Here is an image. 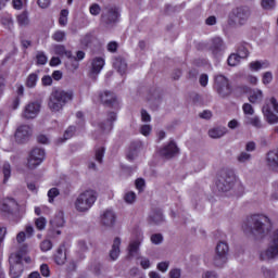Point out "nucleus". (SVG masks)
<instances>
[{
  "instance_id": "1",
  "label": "nucleus",
  "mask_w": 278,
  "mask_h": 278,
  "mask_svg": "<svg viewBox=\"0 0 278 278\" xmlns=\"http://www.w3.org/2000/svg\"><path fill=\"white\" fill-rule=\"evenodd\" d=\"M268 217L260 214H254L245 218L242 224V229L247 236H252L256 240H260L268 233Z\"/></svg>"
},
{
  "instance_id": "2",
  "label": "nucleus",
  "mask_w": 278,
  "mask_h": 278,
  "mask_svg": "<svg viewBox=\"0 0 278 278\" xmlns=\"http://www.w3.org/2000/svg\"><path fill=\"white\" fill-rule=\"evenodd\" d=\"M251 14L252 11L249 5L236 7L228 15V25L230 27H243V25L249 23Z\"/></svg>"
},
{
  "instance_id": "3",
  "label": "nucleus",
  "mask_w": 278,
  "mask_h": 278,
  "mask_svg": "<svg viewBox=\"0 0 278 278\" xmlns=\"http://www.w3.org/2000/svg\"><path fill=\"white\" fill-rule=\"evenodd\" d=\"M68 101H73V91L58 89L50 94L48 106L51 112H60Z\"/></svg>"
},
{
  "instance_id": "4",
  "label": "nucleus",
  "mask_w": 278,
  "mask_h": 278,
  "mask_svg": "<svg viewBox=\"0 0 278 278\" xmlns=\"http://www.w3.org/2000/svg\"><path fill=\"white\" fill-rule=\"evenodd\" d=\"M236 172L231 168H225L220 170L216 187L219 192H229L236 186Z\"/></svg>"
},
{
  "instance_id": "5",
  "label": "nucleus",
  "mask_w": 278,
  "mask_h": 278,
  "mask_svg": "<svg viewBox=\"0 0 278 278\" xmlns=\"http://www.w3.org/2000/svg\"><path fill=\"white\" fill-rule=\"evenodd\" d=\"M96 202L97 192H94V190H86L77 197L75 201V208L77 212H88Z\"/></svg>"
},
{
  "instance_id": "6",
  "label": "nucleus",
  "mask_w": 278,
  "mask_h": 278,
  "mask_svg": "<svg viewBox=\"0 0 278 278\" xmlns=\"http://www.w3.org/2000/svg\"><path fill=\"white\" fill-rule=\"evenodd\" d=\"M227 262H229V244L225 241H219L215 249L213 264L216 268H225Z\"/></svg>"
},
{
  "instance_id": "7",
  "label": "nucleus",
  "mask_w": 278,
  "mask_h": 278,
  "mask_svg": "<svg viewBox=\"0 0 278 278\" xmlns=\"http://www.w3.org/2000/svg\"><path fill=\"white\" fill-rule=\"evenodd\" d=\"M121 18V8L116 4L105 5L102 10L101 22L104 25H116Z\"/></svg>"
},
{
  "instance_id": "8",
  "label": "nucleus",
  "mask_w": 278,
  "mask_h": 278,
  "mask_svg": "<svg viewBox=\"0 0 278 278\" xmlns=\"http://www.w3.org/2000/svg\"><path fill=\"white\" fill-rule=\"evenodd\" d=\"M214 90L222 99H227L233 92L231 84H229V78L220 74L215 76Z\"/></svg>"
},
{
  "instance_id": "9",
  "label": "nucleus",
  "mask_w": 278,
  "mask_h": 278,
  "mask_svg": "<svg viewBox=\"0 0 278 278\" xmlns=\"http://www.w3.org/2000/svg\"><path fill=\"white\" fill-rule=\"evenodd\" d=\"M45 157H46L45 149L34 148L28 153L27 168H29L30 170L38 168V166H40V164H42L45 162Z\"/></svg>"
},
{
  "instance_id": "10",
  "label": "nucleus",
  "mask_w": 278,
  "mask_h": 278,
  "mask_svg": "<svg viewBox=\"0 0 278 278\" xmlns=\"http://www.w3.org/2000/svg\"><path fill=\"white\" fill-rule=\"evenodd\" d=\"M10 263V276L12 278H18L23 275V256L17 254H12L9 258Z\"/></svg>"
},
{
  "instance_id": "11",
  "label": "nucleus",
  "mask_w": 278,
  "mask_h": 278,
  "mask_svg": "<svg viewBox=\"0 0 278 278\" xmlns=\"http://www.w3.org/2000/svg\"><path fill=\"white\" fill-rule=\"evenodd\" d=\"M159 155L163 160H173V157L179 155V147L175 141H168L159 149Z\"/></svg>"
},
{
  "instance_id": "12",
  "label": "nucleus",
  "mask_w": 278,
  "mask_h": 278,
  "mask_svg": "<svg viewBox=\"0 0 278 278\" xmlns=\"http://www.w3.org/2000/svg\"><path fill=\"white\" fill-rule=\"evenodd\" d=\"M237 90L240 92L249 93V101L250 103H262L264 100V92L261 89H252L249 86H239Z\"/></svg>"
},
{
  "instance_id": "13",
  "label": "nucleus",
  "mask_w": 278,
  "mask_h": 278,
  "mask_svg": "<svg viewBox=\"0 0 278 278\" xmlns=\"http://www.w3.org/2000/svg\"><path fill=\"white\" fill-rule=\"evenodd\" d=\"M115 121H116V113L110 112L108 114L106 121L98 125L101 134H110L114 127Z\"/></svg>"
},
{
  "instance_id": "14",
  "label": "nucleus",
  "mask_w": 278,
  "mask_h": 278,
  "mask_svg": "<svg viewBox=\"0 0 278 278\" xmlns=\"http://www.w3.org/2000/svg\"><path fill=\"white\" fill-rule=\"evenodd\" d=\"M40 113V103L38 102H30L28 103L23 112V117L26 119L36 118Z\"/></svg>"
},
{
  "instance_id": "15",
  "label": "nucleus",
  "mask_w": 278,
  "mask_h": 278,
  "mask_svg": "<svg viewBox=\"0 0 278 278\" xmlns=\"http://www.w3.org/2000/svg\"><path fill=\"white\" fill-rule=\"evenodd\" d=\"M148 223L150 225H162L163 223H166L162 210L153 208L148 216Z\"/></svg>"
},
{
  "instance_id": "16",
  "label": "nucleus",
  "mask_w": 278,
  "mask_h": 278,
  "mask_svg": "<svg viewBox=\"0 0 278 278\" xmlns=\"http://www.w3.org/2000/svg\"><path fill=\"white\" fill-rule=\"evenodd\" d=\"M101 224L104 227H114L116 224V213L110 208L105 210L101 215Z\"/></svg>"
},
{
  "instance_id": "17",
  "label": "nucleus",
  "mask_w": 278,
  "mask_h": 278,
  "mask_svg": "<svg viewBox=\"0 0 278 278\" xmlns=\"http://www.w3.org/2000/svg\"><path fill=\"white\" fill-rule=\"evenodd\" d=\"M225 49V41L220 37H214L211 40L210 51L213 55H220Z\"/></svg>"
},
{
  "instance_id": "18",
  "label": "nucleus",
  "mask_w": 278,
  "mask_h": 278,
  "mask_svg": "<svg viewBox=\"0 0 278 278\" xmlns=\"http://www.w3.org/2000/svg\"><path fill=\"white\" fill-rule=\"evenodd\" d=\"M33 134H34V129L30 128L29 125H22L17 127L15 131V138L17 140H27V138H31Z\"/></svg>"
},
{
  "instance_id": "19",
  "label": "nucleus",
  "mask_w": 278,
  "mask_h": 278,
  "mask_svg": "<svg viewBox=\"0 0 278 278\" xmlns=\"http://www.w3.org/2000/svg\"><path fill=\"white\" fill-rule=\"evenodd\" d=\"M140 151H142V141H132L127 153V160L132 162V160H136V157H138V153H140Z\"/></svg>"
},
{
  "instance_id": "20",
  "label": "nucleus",
  "mask_w": 278,
  "mask_h": 278,
  "mask_svg": "<svg viewBox=\"0 0 278 278\" xmlns=\"http://www.w3.org/2000/svg\"><path fill=\"white\" fill-rule=\"evenodd\" d=\"M262 112H263V115H264L265 119L267 121V123L269 125H277L278 116L270 109V104L265 103V105L262 109Z\"/></svg>"
},
{
  "instance_id": "21",
  "label": "nucleus",
  "mask_w": 278,
  "mask_h": 278,
  "mask_svg": "<svg viewBox=\"0 0 278 278\" xmlns=\"http://www.w3.org/2000/svg\"><path fill=\"white\" fill-rule=\"evenodd\" d=\"M266 164L271 170H278V150H270L266 154Z\"/></svg>"
},
{
  "instance_id": "22",
  "label": "nucleus",
  "mask_w": 278,
  "mask_h": 278,
  "mask_svg": "<svg viewBox=\"0 0 278 278\" xmlns=\"http://www.w3.org/2000/svg\"><path fill=\"white\" fill-rule=\"evenodd\" d=\"M103 66H105V59L102 56H96L92 59L90 70L91 75H99V73L103 71Z\"/></svg>"
},
{
  "instance_id": "23",
  "label": "nucleus",
  "mask_w": 278,
  "mask_h": 278,
  "mask_svg": "<svg viewBox=\"0 0 278 278\" xmlns=\"http://www.w3.org/2000/svg\"><path fill=\"white\" fill-rule=\"evenodd\" d=\"M113 67L119 75H125L127 73V61L123 56H116L113 59Z\"/></svg>"
},
{
  "instance_id": "24",
  "label": "nucleus",
  "mask_w": 278,
  "mask_h": 278,
  "mask_svg": "<svg viewBox=\"0 0 278 278\" xmlns=\"http://www.w3.org/2000/svg\"><path fill=\"white\" fill-rule=\"evenodd\" d=\"M228 131L229 130L225 126H215L208 130V136L210 138L218 139L223 138V136H226Z\"/></svg>"
},
{
  "instance_id": "25",
  "label": "nucleus",
  "mask_w": 278,
  "mask_h": 278,
  "mask_svg": "<svg viewBox=\"0 0 278 278\" xmlns=\"http://www.w3.org/2000/svg\"><path fill=\"white\" fill-rule=\"evenodd\" d=\"M244 124L251 125V127H254V129H262L264 127V123L262 122V118L260 116H245L244 117Z\"/></svg>"
},
{
  "instance_id": "26",
  "label": "nucleus",
  "mask_w": 278,
  "mask_h": 278,
  "mask_svg": "<svg viewBox=\"0 0 278 278\" xmlns=\"http://www.w3.org/2000/svg\"><path fill=\"white\" fill-rule=\"evenodd\" d=\"M118 255H121V238L116 237L110 251V258L112 262H116V260H118Z\"/></svg>"
},
{
  "instance_id": "27",
  "label": "nucleus",
  "mask_w": 278,
  "mask_h": 278,
  "mask_svg": "<svg viewBox=\"0 0 278 278\" xmlns=\"http://www.w3.org/2000/svg\"><path fill=\"white\" fill-rule=\"evenodd\" d=\"M100 99L104 105H114V103H116V94L111 91H104L101 93Z\"/></svg>"
},
{
  "instance_id": "28",
  "label": "nucleus",
  "mask_w": 278,
  "mask_h": 278,
  "mask_svg": "<svg viewBox=\"0 0 278 278\" xmlns=\"http://www.w3.org/2000/svg\"><path fill=\"white\" fill-rule=\"evenodd\" d=\"M54 53L56 55H61V56L65 55V58H68V60H71V58H73V52L66 50V47H64L62 45H56L54 47Z\"/></svg>"
},
{
  "instance_id": "29",
  "label": "nucleus",
  "mask_w": 278,
  "mask_h": 278,
  "mask_svg": "<svg viewBox=\"0 0 278 278\" xmlns=\"http://www.w3.org/2000/svg\"><path fill=\"white\" fill-rule=\"evenodd\" d=\"M55 264L59 266H62L66 262V253H64V250L62 248L58 249V252L54 256Z\"/></svg>"
},
{
  "instance_id": "30",
  "label": "nucleus",
  "mask_w": 278,
  "mask_h": 278,
  "mask_svg": "<svg viewBox=\"0 0 278 278\" xmlns=\"http://www.w3.org/2000/svg\"><path fill=\"white\" fill-rule=\"evenodd\" d=\"M16 18L20 27H27V25H29V15L27 14V11H23Z\"/></svg>"
},
{
  "instance_id": "31",
  "label": "nucleus",
  "mask_w": 278,
  "mask_h": 278,
  "mask_svg": "<svg viewBox=\"0 0 278 278\" xmlns=\"http://www.w3.org/2000/svg\"><path fill=\"white\" fill-rule=\"evenodd\" d=\"M2 173H3V184H8L10 180V177H12V165L10 163H4L2 166Z\"/></svg>"
},
{
  "instance_id": "32",
  "label": "nucleus",
  "mask_w": 278,
  "mask_h": 278,
  "mask_svg": "<svg viewBox=\"0 0 278 278\" xmlns=\"http://www.w3.org/2000/svg\"><path fill=\"white\" fill-rule=\"evenodd\" d=\"M36 84H38V74L31 73L26 78V87L27 88H36Z\"/></svg>"
},
{
  "instance_id": "33",
  "label": "nucleus",
  "mask_w": 278,
  "mask_h": 278,
  "mask_svg": "<svg viewBox=\"0 0 278 278\" xmlns=\"http://www.w3.org/2000/svg\"><path fill=\"white\" fill-rule=\"evenodd\" d=\"M64 223L63 213H59L52 220H50L52 227H64Z\"/></svg>"
},
{
  "instance_id": "34",
  "label": "nucleus",
  "mask_w": 278,
  "mask_h": 278,
  "mask_svg": "<svg viewBox=\"0 0 278 278\" xmlns=\"http://www.w3.org/2000/svg\"><path fill=\"white\" fill-rule=\"evenodd\" d=\"M237 54L241 60H245V58H249V48L247 43L240 45L237 49Z\"/></svg>"
},
{
  "instance_id": "35",
  "label": "nucleus",
  "mask_w": 278,
  "mask_h": 278,
  "mask_svg": "<svg viewBox=\"0 0 278 278\" xmlns=\"http://www.w3.org/2000/svg\"><path fill=\"white\" fill-rule=\"evenodd\" d=\"M36 64L38 66H45V64H47V62L49 61V59L47 58V54H45V52L42 51H38L36 53Z\"/></svg>"
},
{
  "instance_id": "36",
  "label": "nucleus",
  "mask_w": 278,
  "mask_h": 278,
  "mask_svg": "<svg viewBox=\"0 0 278 278\" xmlns=\"http://www.w3.org/2000/svg\"><path fill=\"white\" fill-rule=\"evenodd\" d=\"M240 60L242 59L238 53H232L228 56L227 62L229 66H238V64H240Z\"/></svg>"
},
{
  "instance_id": "37",
  "label": "nucleus",
  "mask_w": 278,
  "mask_h": 278,
  "mask_svg": "<svg viewBox=\"0 0 278 278\" xmlns=\"http://www.w3.org/2000/svg\"><path fill=\"white\" fill-rule=\"evenodd\" d=\"M251 160H252V155L248 152H241L237 156V162H239V164H247V162H251Z\"/></svg>"
},
{
  "instance_id": "38",
  "label": "nucleus",
  "mask_w": 278,
  "mask_h": 278,
  "mask_svg": "<svg viewBox=\"0 0 278 278\" xmlns=\"http://www.w3.org/2000/svg\"><path fill=\"white\" fill-rule=\"evenodd\" d=\"M52 40L55 42H64V40H66V33L64 30H56L52 35Z\"/></svg>"
},
{
  "instance_id": "39",
  "label": "nucleus",
  "mask_w": 278,
  "mask_h": 278,
  "mask_svg": "<svg viewBox=\"0 0 278 278\" xmlns=\"http://www.w3.org/2000/svg\"><path fill=\"white\" fill-rule=\"evenodd\" d=\"M140 249V241H131L129 243V255L130 257H134L136 253H138V250Z\"/></svg>"
},
{
  "instance_id": "40",
  "label": "nucleus",
  "mask_w": 278,
  "mask_h": 278,
  "mask_svg": "<svg viewBox=\"0 0 278 278\" xmlns=\"http://www.w3.org/2000/svg\"><path fill=\"white\" fill-rule=\"evenodd\" d=\"M80 42L84 47H91L92 42H94V36L87 34L81 38Z\"/></svg>"
},
{
  "instance_id": "41",
  "label": "nucleus",
  "mask_w": 278,
  "mask_h": 278,
  "mask_svg": "<svg viewBox=\"0 0 278 278\" xmlns=\"http://www.w3.org/2000/svg\"><path fill=\"white\" fill-rule=\"evenodd\" d=\"M261 5H262L263 10H274V8L276 5V1L275 0H262Z\"/></svg>"
},
{
  "instance_id": "42",
  "label": "nucleus",
  "mask_w": 278,
  "mask_h": 278,
  "mask_svg": "<svg viewBox=\"0 0 278 278\" xmlns=\"http://www.w3.org/2000/svg\"><path fill=\"white\" fill-rule=\"evenodd\" d=\"M242 110H243V114H245V116H253L255 114V110L253 109V105H251L249 103H244L242 105Z\"/></svg>"
},
{
  "instance_id": "43",
  "label": "nucleus",
  "mask_w": 278,
  "mask_h": 278,
  "mask_svg": "<svg viewBox=\"0 0 278 278\" xmlns=\"http://www.w3.org/2000/svg\"><path fill=\"white\" fill-rule=\"evenodd\" d=\"M103 155H105V148L100 147L96 150V160L99 162V164L103 163Z\"/></svg>"
},
{
  "instance_id": "44",
  "label": "nucleus",
  "mask_w": 278,
  "mask_h": 278,
  "mask_svg": "<svg viewBox=\"0 0 278 278\" xmlns=\"http://www.w3.org/2000/svg\"><path fill=\"white\" fill-rule=\"evenodd\" d=\"M35 225L39 231H42L47 227V219L45 217H39L36 219Z\"/></svg>"
},
{
  "instance_id": "45",
  "label": "nucleus",
  "mask_w": 278,
  "mask_h": 278,
  "mask_svg": "<svg viewBox=\"0 0 278 278\" xmlns=\"http://www.w3.org/2000/svg\"><path fill=\"white\" fill-rule=\"evenodd\" d=\"M266 66H268V65H266V63H262L260 61L250 63L251 71H260L261 68H264Z\"/></svg>"
},
{
  "instance_id": "46",
  "label": "nucleus",
  "mask_w": 278,
  "mask_h": 278,
  "mask_svg": "<svg viewBox=\"0 0 278 278\" xmlns=\"http://www.w3.org/2000/svg\"><path fill=\"white\" fill-rule=\"evenodd\" d=\"M73 136H75V126H70L64 132L63 140H71Z\"/></svg>"
},
{
  "instance_id": "47",
  "label": "nucleus",
  "mask_w": 278,
  "mask_h": 278,
  "mask_svg": "<svg viewBox=\"0 0 278 278\" xmlns=\"http://www.w3.org/2000/svg\"><path fill=\"white\" fill-rule=\"evenodd\" d=\"M89 12L92 14V16H99L101 14V5L98 3L92 4L89 9Z\"/></svg>"
},
{
  "instance_id": "48",
  "label": "nucleus",
  "mask_w": 278,
  "mask_h": 278,
  "mask_svg": "<svg viewBox=\"0 0 278 278\" xmlns=\"http://www.w3.org/2000/svg\"><path fill=\"white\" fill-rule=\"evenodd\" d=\"M40 249L43 252L51 251L53 249V243L50 240H43L40 244Z\"/></svg>"
},
{
  "instance_id": "49",
  "label": "nucleus",
  "mask_w": 278,
  "mask_h": 278,
  "mask_svg": "<svg viewBox=\"0 0 278 278\" xmlns=\"http://www.w3.org/2000/svg\"><path fill=\"white\" fill-rule=\"evenodd\" d=\"M163 240H164V237L162 236V233H154L151 236L152 244H162Z\"/></svg>"
},
{
  "instance_id": "50",
  "label": "nucleus",
  "mask_w": 278,
  "mask_h": 278,
  "mask_svg": "<svg viewBox=\"0 0 278 278\" xmlns=\"http://www.w3.org/2000/svg\"><path fill=\"white\" fill-rule=\"evenodd\" d=\"M5 202L8 203V205H10L11 210L18 212V203L16 202V200L8 198Z\"/></svg>"
},
{
  "instance_id": "51",
  "label": "nucleus",
  "mask_w": 278,
  "mask_h": 278,
  "mask_svg": "<svg viewBox=\"0 0 278 278\" xmlns=\"http://www.w3.org/2000/svg\"><path fill=\"white\" fill-rule=\"evenodd\" d=\"M168 266H170L169 262H161L156 265V268L161 273H166L168 270Z\"/></svg>"
},
{
  "instance_id": "52",
  "label": "nucleus",
  "mask_w": 278,
  "mask_h": 278,
  "mask_svg": "<svg viewBox=\"0 0 278 278\" xmlns=\"http://www.w3.org/2000/svg\"><path fill=\"white\" fill-rule=\"evenodd\" d=\"M60 194V190L58 188H52L48 191L49 202L53 203V198Z\"/></svg>"
},
{
  "instance_id": "53",
  "label": "nucleus",
  "mask_w": 278,
  "mask_h": 278,
  "mask_svg": "<svg viewBox=\"0 0 278 278\" xmlns=\"http://www.w3.org/2000/svg\"><path fill=\"white\" fill-rule=\"evenodd\" d=\"M106 49L110 53H116L118 50V43L116 41H111L108 43Z\"/></svg>"
},
{
  "instance_id": "54",
  "label": "nucleus",
  "mask_w": 278,
  "mask_h": 278,
  "mask_svg": "<svg viewBox=\"0 0 278 278\" xmlns=\"http://www.w3.org/2000/svg\"><path fill=\"white\" fill-rule=\"evenodd\" d=\"M126 203H134L136 201V193L134 191L127 192L124 197Z\"/></svg>"
},
{
  "instance_id": "55",
  "label": "nucleus",
  "mask_w": 278,
  "mask_h": 278,
  "mask_svg": "<svg viewBox=\"0 0 278 278\" xmlns=\"http://www.w3.org/2000/svg\"><path fill=\"white\" fill-rule=\"evenodd\" d=\"M141 121L142 123H151V114L144 109L141 110Z\"/></svg>"
},
{
  "instance_id": "56",
  "label": "nucleus",
  "mask_w": 278,
  "mask_h": 278,
  "mask_svg": "<svg viewBox=\"0 0 278 278\" xmlns=\"http://www.w3.org/2000/svg\"><path fill=\"white\" fill-rule=\"evenodd\" d=\"M40 273H41L42 277H49L51 275V270L49 269V265L42 264L40 266Z\"/></svg>"
},
{
  "instance_id": "57",
  "label": "nucleus",
  "mask_w": 278,
  "mask_h": 278,
  "mask_svg": "<svg viewBox=\"0 0 278 278\" xmlns=\"http://www.w3.org/2000/svg\"><path fill=\"white\" fill-rule=\"evenodd\" d=\"M199 81L202 88H205L207 86V83L210 81V77L207 76V74H201Z\"/></svg>"
},
{
  "instance_id": "58",
  "label": "nucleus",
  "mask_w": 278,
  "mask_h": 278,
  "mask_svg": "<svg viewBox=\"0 0 278 278\" xmlns=\"http://www.w3.org/2000/svg\"><path fill=\"white\" fill-rule=\"evenodd\" d=\"M37 5L41 8V10H47L51 5V0H37Z\"/></svg>"
},
{
  "instance_id": "59",
  "label": "nucleus",
  "mask_w": 278,
  "mask_h": 278,
  "mask_svg": "<svg viewBox=\"0 0 278 278\" xmlns=\"http://www.w3.org/2000/svg\"><path fill=\"white\" fill-rule=\"evenodd\" d=\"M150 106L154 110H157L160 108V104L162 103V98L157 97V99H149Z\"/></svg>"
},
{
  "instance_id": "60",
  "label": "nucleus",
  "mask_w": 278,
  "mask_h": 278,
  "mask_svg": "<svg viewBox=\"0 0 278 278\" xmlns=\"http://www.w3.org/2000/svg\"><path fill=\"white\" fill-rule=\"evenodd\" d=\"M270 81H273V73L266 72L265 74H263V84L266 86L270 84Z\"/></svg>"
},
{
  "instance_id": "61",
  "label": "nucleus",
  "mask_w": 278,
  "mask_h": 278,
  "mask_svg": "<svg viewBox=\"0 0 278 278\" xmlns=\"http://www.w3.org/2000/svg\"><path fill=\"white\" fill-rule=\"evenodd\" d=\"M169 277L170 278H181V269L174 268V269L169 270Z\"/></svg>"
},
{
  "instance_id": "62",
  "label": "nucleus",
  "mask_w": 278,
  "mask_h": 278,
  "mask_svg": "<svg viewBox=\"0 0 278 278\" xmlns=\"http://www.w3.org/2000/svg\"><path fill=\"white\" fill-rule=\"evenodd\" d=\"M151 125H142L140 128V134H142V136H149L151 134Z\"/></svg>"
},
{
  "instance_id": "63",
  "label": "nucleus",
  "mask_w": 278,
  "mask_h": 278,
  "mask_svg": "<svg viewBox=\"0 0 278 278\" xmlns=\"http://www.w3.org/2000/svg\"><path fill=\"white\" fill-rule=\"evenodd\" d=\"M42 86H51L53 84V78L49 75H46L41 78Z\"/></svg>"
},
{
  "instance_id": "64",
  "label": "nucleus",
  "mask_w": 278,
  "mask_h": 278,
  "mask_svg": "<svg viewBox=\"0 0 278 278\" xmlns=\"http://www.w3.org/2000/svg\"><path fill=\"white\" fill-rule=\"evenodd\" d=\"M202 278H218V274L216 271H205Z\"/></svg>"
}]
</instances>
